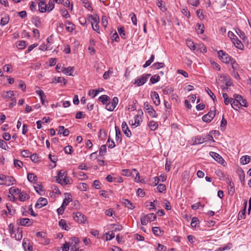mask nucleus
Wrapping results in <instances>:
<instances>
[{
  "label": "nucleus",
  "instance_id": "50",
  "mask_svg": "<svg viewBox=\"0 0 251 251\" xmlns=\"http://www.w3.org/2000/svg\"><path fill=\"white\" fill-rule=\"evenodd\" d=\"M115 237V234L113 231L106 233V240H110Z\"/></svg>",
  "mask_w": 251,
  "mask_h": 251
},
{
  "label": "nucleus",
  "instance_id": "55",
  "mask_svg": "<svg viewBox=\"0 0 251 251\" xmlns=\"http://www.w3.org/2000/svg\"><path fill=\"white\" fill-rule=\"evenodd\" d=\"M26 42L25 41H20L18 42L17 47L20 49H23L26 47Z\"/></svg>",
  "mask_w": 251,
  "mask_h": 251
},
{
  "label": "nucleus",
  "instance_id": "4",
  "mask_svg": "<svg viewBox=\"0 0 251 251\" xmlns=\"http://www.w3.org/2000/svg\"><path fill=\"white\" fill-rule=\"evenodd\" d=\"M144 108L152 118H155L157 117V113L154 110L153 107L150 105L148 102L147 101L144 103Z\"/></svg>",
  "mask_w": 251,
  "mask_h": 251
},
{
  "label": "nucleus",
  "instance_id": "31",
  "mask_svg": "<svg viewBox=\"0 0 251 251\" xmlns=\"http://www.w3.org/2000/svg\"><path fill=\"white\" fill-rule=\"evenodd\" d=\"M19 194V200L22 201L28 199L29 198V195L27 194H26V193L24 192H20Z\"/></svg>",
  "mask_w": 251,
  "mask_h": 251
},
{
  "label": "nucleus",
  "instance_id": "61",
  "mask_svg": "<svg viewBox=\"0 0 251 251\" xmlns=\"http://www.w3.org/2000/svg\"><path fill=\"white\" fill-rule=\"evenodd\" d=\"M196 14L197 16L200 19H204V15L203 14V11L201 9H199L197 11Z\"/></svg>",
  "mask_w": 251,
  "mask_h": 251
},
{
  "label": "nucleus",
  "instance_id": "12",
  "mask_svg": "<svg viewBox=\"0 0 251 251\" xmlns=\"http://www.w3.org/2000/svg\"><path fill=\"white\" fill-rule=\"evenodd\" d=\"M151 97L155 105L158 106L160 104L159 95L157 92H152L151 94Z\"/></svg>",
  "mask_w": 251,
  "mask_h": 251
},
{
  "label": "nucleus",
  "instance_id": "21",
  "mask_svg": "<svg viewBox=\"0 0 251 251\" xmlns=\"http://www.w3.org/2000/svg\"><path fill=\"white\" fill-rule=\"evenodd\" d=\"M143 114V112L142 110H138L137 114L134 117L135 124H137V125L140 124L141 121L142 116Z\"/></svg>",
  "mask_w": 251,
  "mask_h": 251
},
{
  "label": "nucleus",
  "instance_id": "25",
  "mask_svg": "<svg viewBox=\"0 0 251 251\" xmlns=\"http://www.w3.org/2000/svg\"><path fill=\"white\" fill-rule=\"evenodd\" d=\"M89 18L91 20L92 26L99 23L100 19L97 15H89Z\"/></svg>",
  "mask_w": 251,
  "mask_h": 251
},
{
  "label": "nucleus",
  "instance_id": "59",
  "mask_svg": "<svg viewBox=\"0 0 251 251\" xmlns=\"http://www.w3.org/2000/svg\"><path fill=\"white\" fill-rule=\"evenodd\" d=\"M106 145H102L100 149L99 153L100 154V155H103V154H104L106 152Z\"/></svg>",
  "mask_w": 251,
  "mask_h": 251
},
{
  "label": "nucleus",
  "instance_id": "60",
  "mask_svg": "<svg viewBox=\"0 0 251 251\" xmlns=\"http://www.w3.org/2000/svg\"><path fill=\"white\" fill-rule=\"evenodd\" d=\"M101 24L104 27H106L108 24V20L107 17L105 16H103L102 17Z\"/></svg>",
  "mask_w": 251,
  "mask_h": 251
},
{
  "label": "nucleus",
  "instance_id": "34",
  "mask_svg": "<svg viewBox=\"0 0 251 251\" xmlns=\"http://www.w3.org/2000/svg\"><path fill=\"white\" fill-rule=\"evenodd\" d=\"M196 30L198 34H202L204 32V25L203 24H198L196 25Z\"/></svg>",
  "mask_w": 251,
  "mask_h": 251
},
{
  "label": "nucleus",
  "instance_id": "16",
  "mask_svg": "<svg viewBox=\"0 0 251 251\" xmlns=\"http://www.w3.org/2000/svg\"><path fill=\"white\" fill-rule=\"evenodd\" d=\"M122 128L123 131L127 137H130L131 136V133L125 122L122 123Z\"/></svg>",
  "mask_w": 251,
  "mask_h": 251
},
{
  "label": "nucleus",
  "instance_id": "10",
  "mask_svg": "<svg viewBox=\"0 0 251 251\" xmlns=\"http://www.w3.org/2000/svg\"><path fill=\"white\" fill-rule=\"evenodd\" d=\"M234 98L235 99H236L237 101H238L240 104V106H242L244 107H247L248 106V103L247 102V100L243 99V98L238 94H234L233 95Z\"/></svg>",
  "mask_w": 251,
  "mask_h": 251
},
{
  "label": "nucleus",
  "instance_id": "41",
  "mask_svg": "<svg viewBox=\"0 0 251 251\" xmlns=\"http://www.w3.org/2000/svg\"><path fill=\"white\" fill-rule=\"evenodd\" d=\"M226 124H227V121L224 118V116L223 115L222 120L221 122V125H220V127H221V130L224 131L225 130Z\"/></svg>",
  "mask_w": 251,
  "mask_h": 251
},
{
  "label": "nucleus",
  "instance_id": "62",
  "mask_svg": "<svg viewBox=\"0 0 251 251\" xmlns=\"http://www.w3.org/2000/svg\"><path fill=\"white\" fill-rule=\"evenodd\" d=\"M72 149L73 148L71 146H67L64 148V151L67 154H71Z\"/></svg>",
  "mask_w": 251,
  "mask_h": 251
},
{
  "label": "nucleus",
  "instance_id": "26",
  "mask_svg": "<svg viewBox=\"0 0 251 251\" xmlns=\"http://www.w3.org/2000/svg\"><path fill=\"white\" fill-rule=\"evenodd\" d=\"M251 160V157L249 155L243 156L240 158V163L243 165H245L249 163Z\"/></svg>",
  "mask_w": 251,
  "mask_h": 251
},
{
  "label": "nucleus",
  "instance_id": "22",
  "mask_svg": "<svg viewBox=\"0 0 251 251\" xmlns=\"http://www.w3.org/2000/svg\"><path fill=\"white\" fill-rule=\"evenodd\" d=\"M58 128V134H62L64 136H67L69 134V130L67 128H65L64 126H60Z\"/></svg>",
  "mask_w": 251,
  "mask_h": 251
},
{
  "label": "nucleus",
  "instance_id": "7",
  "mask_svg": "<svg viewBox=\"0 0 251 251\" xmlns=\"http://www.w3.org/2000/svg\"><path fill=\"white\" fill-rule=\"evenodd\" d=\"M73 217L75 221L80 223H85L87 220L86 217L79 212L74 213Z\"/></svg>",
  "mask_w": 251,
  "mask_h": 251
},
{
  "label": "nucleus",
  "instance_id": "3",
  "mask_svg": "<svg viewBox=\"0 0 251 251\" xmlns=\"http://www.w3.org/2000/svg\"><path fill=\"white\" fill-rule=\"evenodd\" d=\"M156 216L153 213L143 215L141 217V223L143 226L146 225L148 222L154 221L156 220Z\"/></svg>",
  "mask_w": 251,
  "mask_h": 251
},
{
  "label": "nucleus",
  "instance_id": "44",
  "mask_svg": "<svg viewBox=\"0 0 251 251\" xmlns=\"http://www.w3.org/2000/svg\"><path fill=\"white\" fill-rule=\"evenodd\" d=\"M83 5L89 10H92V6L88 0H81Z\"/></svg>",
  "mask_w": 251,
  "mask_h": 251
},
{
  "label": "nucleus",
  "instance_id": "23",
  "mask_svg": "<svg viewBox=\"0 0 251 251\" xmlns=\"http://www.w3.org/2000/svg\"><path fill=\"white\" fill-rule=\"evenodd\" d=\"M232 42L236 48L240 50L243 49L244 45L241 41L237 38V37H236L235 39L232 41Z\"/></svg>",
  "mask_w": 251,
  "mask_h": 251
},
{
  "label": "nucleus",
  "instance_id": "37",
  "mask_svg": "<svg viewBox=\"0 0 251 251\" xmlns=\"http://www.w3.org/2000/svg\"><path fill=\"white\" fill-rule=\"evenodd\" d=\"M123 203L125 204V206H126L127 208L133 209L134 208V206L133 205L132 203L130 202V201L127 200H124Z\"/></svg>",
  "mask_w": 251,
  "mask_h": 251
},
{
  "label": "nucleus",
  "instance_id": "63",
  "mask_svg": "<svg viewBox=\"0 0 251 251\" xmlns=\"http://www.w3.org/2000/svg\"><path fill=\"white\" fill-rule=\"evenodd\" d=\"M99 91L97 90H90L89 92V95L92 96V98L96 97L99 93Z\"/></svg>",
  "mask_w": 251,
  "mask_h": 251
},
{
  "label": "nucleus",
  "instance_id": "40",
  "mask_svg": "<svg viewBox=\"0 0 251 251\" xmlns=\"http://www.w3.org/2000/svg\"><path fill=\"white\" fill-rule=\"evenodd\" d=\"M231 105L232 107L235 110L239 108L240 106L239 102L237 101L236 99H235V98L233 99L232 102L231 103Z\"/></svg>",
  "mask_w": 251,
  "mask_h": 251
},
{
  "label": "nucleus",
  "instance_id": "18",
  "mask_svg": "<svg viewBox=\"0 0 251 251\" xmlns=\"http://www.w3.org/2000/svg\"><path fill=\"white\" fill-rule=\"evenodd\" d=\"M191 226L194 229L198 228L200 227V221L198 218L193 217L191 222Z\"/></svg>",
  "mask_w": 251,
  "mask_h": 251
},
{
  "label": "nucleus",
  "instance_id": "28",
  "mask_svg": "<svg viewBox=\"0 0 251 251\" xmlns=\"http://www.w3.org/2000/svg\"><path fill=\"white\" fill-rule=\"evenodd\" d=\"M14 92L12 91H9L6 92H3L1 94V97L3 99H10L14 96Z\"/></svg>",
  "mask_w": 251,
  "mask_h": 251
},
{
  "label": "nucleus",
  "instance_id": "30",
  "mask_svg": "<svg viewBox=\"0 0 251 251\" xmlns=\"http://www.w3.org/2000/svg\"><path fill=\"white\" fill-rule=\"evenodd\" d=\"M189 49L195 51V53H198L200 50V45H195L192 42L191 44H189Z\"/></svg>",
  "mask_w": 251,
  "mask_h": 251
},
{
  "label": "nucleus",
  "instance_id": "57",
  "mask_svg": "<svg viewBox=\"0 0 251 251\" xmlns=\"http://www.w3.org/2000/svg\"><path fill=\"white\" fill-rule=\"evenodd\" d=\"M132 172L135 173L136 175V176L135 178V181L137 182H143L142 180L140 179L139 173L137 172V171L136 169H132Z\"/></svg>",
  "mask_w": 251,
  "mask_h": 251
},
{
  "label": "nucleus",
  "instance_id": "42",
  "mask_svg": "<svg viewBox=\"0 0 251 251\" xmlns=\"http://www.w3.org/2000/svg\"><path fill=\"white\" fill-rule=\"evenodd\" d=\"M153 233L157 236H160L162 234V231L158 227H153L152 228Z\"/></svg>",
  "mask_w": 251,
  "mask_h": 251
},
{
  "label": "nucleus",
  "instance_id": "64",
  "mask_svg": "<svg viewBox=\"0 0 251 251\" xmlns=\"http://www.w3.org/2000/svg\"><path fill=\"white\" fill-rule=\"evenodd\" d=\"M0 147L2 149L6 150L8 146L5 141L0 139Z\"/></svg>",
  "mask_w": 251,
  "mask_h": 251
},
{
  "label": "nucleus",
  "instance_id": "5",
  "mask_svg": "<svg viewBox=\"0 0 251 251\" xmlns=\"http://www.w3.org/2000/svg\"><path fill=\"white\" fill-rule=\"evenodd\" d=\"M150 76V74H144L141 76L136 78L134 80L133 83L136 84L138 86H142L146 82Z\"/></svg>",
  "mask_w": 251,
  "mask_h": 251
},
{
  "label": "nucleus",
  "instance_id": "52",
  "mask_svg": "<svg viewBox=\"0 0 251 251\" xmlns=\"http://www.w3.org/2000/svg\"><path fill=\"white\" fill-rule=\"evenodd\" d=\"M107 145L109 148L112 149L115 146V143L113 140H111L110 137H109L107 142Z\"/></svg>",
  "mask_w": 251,
  "mask_h": 251
},
{
  "label": "nucleus",
  "instance_id": "51",
  "mask_svg": "<svg viewBox=\"0 0 251 251\" xmlns=\"http://www.w3.org/2000/svg\"><path fill=\"white\" fill-rule=\"evenodd\" d=\"M158 191L160 193L164 192L166 190V187L165 185L163 184H160L157 187Z\"/></svg>",
  "mask_w": 251,
  "mask_h": 251
},
{
  "label": "nucleus",
  "instance_id": "49",
  "mask_svg": "<svg viewBox=\"0 0 251 251\" xmlns=\"http://www.w3.org/2000/svg\"><path fill=\"white\" fill-rule=\"evenodd\" d=\"M109 98L106 95H102L99 98V100L103 103L105 104Z\"/></svg>",
  "mask_w": 251,
  "mask_h": 251
},
{
  "label": "nucleus",
  "instance_id": "1",
  "mask_svg": "<svg viewBox=\"0 0 251 251\" xmlns=\"http://www.w3.org/2000/svg\"><path fill=\"white\" fill-rule=\"evenodd\" d=\"M56 181L61 185H66L70 183L68 177H67L66 172L63 170H60L58 172Z\"/></svg>",
  "mask_w": 251,
  "mask_h": 251
},
{
  "label": "nucleus",
  "instance_id": "47",
  "mask_svg": "<svg viewBox=\"0 0 251 251\" xmlns=\"http://www.w3.org/2000/svg\"><path fill=\"white\" fill-rule=\"evenodd\" d=\"M159 79L160 77L159 75H154L151 77L150 81L151 82V83L154 84L159 81Z\"/></svg>",
  "mask_w": 251,
  "mask_h": 251
},
{
  "label": "nucleus",
  "instance_id": "19",
  "mask_svg": "<svg viewBox=\"0 0 251 251\" xmlns=\"http://www.w3.org/2000/svg\"><path fill=\"white\" fill-rule=\"evenodd\" d=\"M19 224L23 226H29L32 223L28 218H22L19 220Z\"/></svg>",
  "mask_w": 251,
  "mask_h": 251
},
{
  "label": "nucleus",
  "instance_id": "39",
  "mask_svg": "<svg viewBox=\"0 0 251 251\" xmlns=\"http://www.w3.org/2000/svg\"><path fill=\"white\" fill-rule=\"evenodd\" d=\"M9 191L11 195H13L14 194H19L21 190L15 187H12L9 189Z\"/></svg>",
  "mask_w": 251,
  "mask_h": 251
},
{
  "label": "nucleus",
  "instance_id": "36",
  "mask_svg": "<svg viewBox=\"0 0 251 251\" xmlns=\"http://www.w3.org/2000/svg\"><path fill=\"white\" fill-rule=\"evenodd\" d=\"M27 179L30 182H35L37 180V177L33 173H29L27 175Z\"/></svg>",
  "mask_w": 251,
  "mask_h": 251
},
{
  "label": "nucleus",
  "instance_id": "53",
  "mask_svg": "<svg viewBox=\"0 0 251 251\" xmlns=\"http://www.w3.org/2000/svg\"><path fill=\"white\" fill-rule=\"evenodd\" d=\"M129 17H130V18H131V19L133 24L135 25H137V18H136V15L134 13L132 12L129 15Z\"/></svg>",
  "mask_w": 251,
  "mask_h": 251
},
{
  "label": "nucleus",
  "instance_id": "45",
  "mask_svg": "<svg viewBox=\"0 0 251 251\" xmlns=\"http://www.w3.org/2000/svg\"><path fill=\"white\" fill-rule=\"evenodd\" d=\"M246 205H247V201L245 202V206H246ZM246 207H245V208L242 210L241 211H240L239 213V214H238V218L240 219H244L245 218V216H246Z\"/></svg>",
  "mask_w": 251,
  "mask_h": 251
},
{
  "label": "nucleus",
  "instance_id": "46",
  "mask_svg": "<svg viewBox=\"0 0 251 251\" xmlns=\"http://www.w3.org/2000/svg\"><path fill=\"white\" fill-rule=\"evenodd\" d=\"M59 226L63 229L65 230H68V229L67 228V225L66 223L65 220L63 219H61L59 221Z\"/></svg>",
  "mask_w": 251,
  "mask_h": 251
},
{
  "label": "nucleus",
  "instance_id": "58",
  "mask_svg": "<svg viewBox=\"0 0 251 251\" xmlns=\"http://www.w3.org/2000/svg\"><path fill=\"white\" fill-rule=\"evenodd\" d=\"M34 188H35L36 191L37 192V193L39 194L40 195H42V192H43V188L42 186L38 185L37 186H35Z\"/></svg>",
  "mask_w": 251,
  "mask_h": 251
},
{
  "label": "nucleus",
  "instance_id": "33",
  "mask_svg": "<svg viewBox=\"0 0 251 251\" xmlns=\"http://www.w3.org/2000/svg\"><path fill=\"white\" fill-rule=\"evenodd\" d=\"M47 5V11L50 12L54 7V2L53 0H50Z\"/></svg>",
  "mask_w": 251,
  "mask_h": 251
},
{
  "label": "nucleus",
  "instance_id": "20",
  "mask_svg": "<svg viewBox=\"0 0 251 251\" xmlns=\"http://www.w3.org/2000/svg\"><path fill=\"white\" fill-rule=\"evenodd\" d=\"M193 141V145L201 144L203 143L205 141V138L200 136H196L192 139Z\"/></svg>",
  "mask_w": 251,
  "mask_h": 251
},
{
  "label": "nucleus",
  "instance_id": "32",
  "mask_svg": "<svg viewBox=\"0 0 251 251\" xmlns=\"http://www.w3.org/2000/svg\"><path fill=\"white\" fill-rule=\"evenodd\" d=\"M115 130H116V142H121L122 138H121V132L119 129V128L117 126H115Z\"/></svg>",
  "mask_w": 251,
  "mask_h": 251
},
{
  "label": "nucleus",
  "instance_id": "15",
  "mask_svg": "<svg viewBox=\"0 0 251 251\" xmlns=\"http://www.w3.org/2000/svg\"><path fill=\"white\" fill-rule=\"evenodd\" d=\"M39 10L44 13L47 11V5L45 3V0H39L38 2Z\"/></svg>",
  "mask_w": 251,
  "mask_h": 251
},
{
  "label": "nucleus",
  "instance_id": "43",
  "mask_svg": "<svg viewBox=\"0 0 251 251\" xmlns=\"http://www.w3.org/2000/svg\"><path fill=\"white\" fill-rule=\"evenodd\" d=\"M66 24L68 25L66 27L67 30L69 32H72L74 29V25L68 21L67 22Z\"/></svg>",
  "mask_w": 251,
  "mask_h": 251
},
{
  "label": "nucleus",
  "instance_id": "48",
  "mask_svg": "<svg viewBox=\"0 0 251 251\" xmlns=\"http://www.w3.org/2000/svg\"><path fill=\"white\" fill-rule=\"evenodd\" d=\"M152 67L156 69H159L164 67V64L162 62H156L154 63Z\"/></svg>",
  "mask_w": 251,
  "mask_h": 251
},
{
  "label": "nucleus",
  "instance_id": "9",
  "mask_svg": "<svg viewBox=\"0 0 251 251\" xmlns=\"http://www.w3.org/2000/svg\"><path fill=\"white\" fill-rule=\"evenodd\" d=\"M215 113L212 111H210L207 114L203 115L202 119L203 122L206 123H209L214 118Z\"/></svg>",
  "mask_w": 251,
  "mask_h": 251
},
{
  "label": "nucleus",
  "instance_id": "29",
  "mask_svg": "<svg viewBox=\"0 0 251 251\" xmlns=\"http://www.w3.org/2000/svg\"><path fill=\"white\" fill-rule=\"evenodd\" d=\"M25 239H24L23 242V246L25 249V251H32V246L29 245V243H27Z\"/></svg>",
  "mask_w": 251,
  "mask_h": 251
},
{
  "label": "nucleus",
  "instance_id": "11",
  "mask_svg": "<svg viewBox=\"0 0 251 251\" xmlns=\"http://www.w3.org/2000/svg\"><path fill=\"white\" fill-rule=\"evenodd\" d=\"M48 203V200L44 198H40L37 201L35 207L36 208H41L46 205Z\"/></svg>",
  "mask_w": 251,
  "mask_h": 251
},
{
  "label": "nucleus",
  "instance_id": "6",
  "mask_svg": "<svg viewBox=\"0 0 251 251\" xmlns=\"http://www.w3.org/2000/svg\"><path fill=\"white\" fill-rule=\"evenodd\" d=\"M218 53L219 58L225 63H229L232 59L231 56L222 50L219 51Z\"/></svg>",
  "mask_w": 251,
  "mask_h": 251
},
{
  "label": "nucleus",
  "instance_id": "38",
  "mask_svg": "<svg viewBox=\"0 0 251 251\" xmlns=\"http://www.w3.org/2000/svg\"><path fill=\"white\" fill-rule=\"evenodd\" d=\"M53 83H63L65 84L67 80L62 77H57L54 78V80L52 81Z\"/></svg>",
  "mask_w": 251,
  "mask_h": 251
},
{
  "label": "nucleus",
  "instance_id": "24",
  "mask_svg": "<svg viewBox=\"0 0 251 251\" xmlns=\"http://www.w3.org/2000/svg\"><path fill=\"white\" fill-rule=\"evenodd\" d=\"M13 238H15L17 240H20L23 237L22 231L20 229H17L13 233V236H11Z\"/></svg>",
  "mask_w": 251,
  "mask_h": 251
},
{
  "label": "nucleus",
  "instance_id": "13",
  "mask_svg": "<svg viewBox=\"0 0 251 251\" xmlns=\"http://www.w3.org/2000/svg\"><path fill=\"white\" fill-rule=\"evenodd\" d=\"M210 155L220 164L223 165L225 163L224 159L218 153L215 152H210Z\"/></svg>",
  "mask_w": 251,
  "mask_h": 251
},
{
  "label": "nucleus",
  "instance_id": "17",
  "mask_svg": "<svg viewBox=\"0 0 251 251\" xmlns=\"http://www.w3.org/2000/svg\"><path fill=\"white\" fill-rule=\"evenodd\" d=\"M61 71L64 74L69 75H73V72L74 71V67H69L68 68L62 67Z\"/></svg>",
  "mask_w": 251,
  "mask_h": 251
},
{
  "label": "nucleus",
  "instance_id": "2",
  "mask_svg": "<svg viewBox=\"0 0 251 251\" xmlns=\"http://www.w3.org/2000/svg\"><path fill=\"white\" fill-rule=\"evenodd\" d=\"M15 179L12 176H7L4 175H0V184L9 186L14 184Z\"/></svg>",
  "mask_w": 251,
  "mask_h": 251
},
{
  "label": "nucleus",
  "instance_id": "14",
  "mask_svg": "<svg viewBox=\"0 0 251 251\" xmlns=\"http://www.w3.org/2000/svg\"><path fill=\"white\" fill-rule=\"evenodd\" d=\"M228 186V193L229 195L232 196L234 194V183L232 182L231 178H228L226 181Z\"/></svg>",
  "mask_w": 251,
  "mask_h": 251
},
{
  "label": "nucleus",
  "instance_id": "54",
  "mask_svg": "<svg viewBox=\"0 0 251 251\" xmlns=\"http://www.w3.org/2000/svg\"><path fill=\"white\" fill-rule=\"evenodd\" d=\"M205 90L207 94L210 96V97L212 99V100L215 101L216 100V98L215 96L214 95V93L212 92V91L209 89L208 88H206Z\"/></svg>",
  "mask_w": 251,
  "mask_h": 251
},
{
  "label": "nucleus",
  "instance_id": "8",
  "mask_svg": "<svg viewBox=\"0 0 251 251\" xmlns=\"http://www.w3.org/2000/svg\"><path fill=\"white\" fill-rule=\"evenodd\" d=\"M119 100L117 97H114L111 102L106 104V109L110 111H113L118 103Z\"/></svg>",
  "mask_w": 251,
  "mask_h": 251
},
{
  "label": "nucleus",
  "instance_id": "35",
  "mask_svg": "<svg viewBox=\"0 0 251 251\" xmlns=\"http://www.w3.org/2000/svg\"><path fill=\"white\" fill-rule=\"evenodd\" d=\"M32 22L36 27H39L41 24V22L39 17L34 16L32 18Z\"/></svg>",
  "mask_w": 251,
  "mask_h": 251
},
{
  "label": "nucleus",
  "instance_id": "56",
  "mask_svg": "<svg viewBox=\"0 0 251 251\" xmlns=\"http://www.w3.org/2000/svg\"><path fill=\"white\" fill-rule=\"evenodd\" d=\"M9 22V18L8 17H4L1 18L0 21V25L2 26L6 25Z\"/></svg>",
  "mask_w": 251,
  "mask_h": 251
},
{
  "label": "nucleus",
  "instance_id": "27",
  "mask_svg": "<svg viewBox=\"0 0 251 251\" xmlns=\"http://www.w3.org/2000/svg\"><path fill=\"white\" fill-rule=\"evenodd\" d=\"M148 125L149 127L150 128L151 130L152 131L156 130L158 126V124L157 122H154L153 121H151L149 122Z\"/></svg>",
  "mask_w": 251,
  "mask_h": 251
}]
</instances>
